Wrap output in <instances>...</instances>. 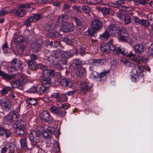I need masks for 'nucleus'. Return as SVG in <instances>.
<instances>
[{
  "instance_id": "1",
  "label": "nucleus",
  "mask_w": 153,
  "mask_h": 153,
  "mask_svg": "<svg viewBox=\"0 0 153 153\" xmlns=\"http://www.w3.org/2000/svg\"><path fill=\"white\" fill-rule=\"evenodd\" d=\"M15 42L18 47V53L20 54H22L27 43V41L23 37L18 35L16 36L15 38Z\"/></svg>"
},
{
  "instance_id": "2",
  "label": "nucleus",
  "mask_w": 153,
  "mask_h": 153,
  "mask_svg": "<svg viewBox=\"0 0 153 153\" xmlns=\"http://www.w3.org/2000/svg\"><path fill=\"white\" fill-rule=\"evenodd\" d=\"M56 30L55 24L52 23L46 24L44 28V31L50 37H56L59 36V34Z\"/></svg>"
},
{
  "instance_id": "3",
  "label": "nucleus",
  "mask_w": 153,
  "mask_h": 153,
  "mask_svg": "<svg viewBox=\"0 0 153 153\" xmlns=\"http://www.w3.org/2000/svg\"><path fill=\"white\" fill-rule=\"evenodd\" d=\"M22 63L19 59H13L12 61V66L9 68V71L13 72L16 70H20L22 69Z\"/></svg>"
},
{
  "instance_id": "4",
  "label": "nucleus",
  "mask_w": 153,
  "mask_h": 153,
  "mask_svg": "<svg viewBox=\"0 0 153 153\" xmlns=\"http://www.w3.org/2000/svg\"><path fill=\"white\" fill-rule=\"evenodd\" d=\"M39 135V133L35 131H32L30 132L29 134V138L32 146L33 147L37 144Z\"/></svg>"
},
{
  "instance_id": "5",
  "label": "nucleus",
  "mask_w": 153,
  "mask_h": 153,
  "mask_svg": "<svg viewBox=\"0 0 153 153\" xmlns=\"http://www.w3.org/2000/svg\"><path fill=\"white\" fill-rule=\"evenodd\" d=\"M43 44L41 41L39 40H34L31 45V48L32 51L35 53L39 52L42 47Z\"/></svg>"
},
{
  "instance_id": "6",
  "label": "nucleus",
  "mask_w": 153,
  "mask_h": 153,
  "mask_svg": "<svg viewBox=\"0 0 153 153\" xmlns=\"http://www.w3.org/2000/svg\"><path fill=\"white\" fill-rule=\"evenodd\" d=\"M118 35L120 40L126 42L129 39L128 32L125 28H122L118 32Z\"/></svg>"
},
{
  "instance_id": "7",
  "label": "nucleus",
  "mask_w": 153,
  "mask_h": 153,
  "mask_svg": "<svg viewBox=\"0 0 153 153\" xmlns=\"http://www.w3.org/2000/svg\"><path fill=\"white\" fill-rule=\"evenodd\" d=\"M39 115L40 118L43 121L48 123L52 121V117L47 111L42 112L40 113Z\"/></svg>"
},
{
  "instance_id": "8",
  "label": "nucleus",
  "mask_w": 153,
  "mask_h": 153,
  "mask_svg": "<svg viewBox=\"0 0 153 153\" xmlns=\"http://www.w3.org/2000/svg\"><path fill=\"white\" fill-rule=\"evenodd\" d=\"M102 26V23L99 19H94L91 22L92 27L96 31L100 30Z\"/></svg>"
},
{
  "instance_id": "9",
  "label": "nucleus",
  "mask_w": 153,
  "mask_h": 153,
  "mask_svg": "<svg viewBox=\"0 0 153 153\" xmlns=\"http://www.w3.org/2000/svg\"><path fill=\"white\" fill-rule=\"evenodd\" d=\"M51 54L53 57L52 62H53L54 61H59L62 56V51L60 50L54 51Z\"/></svg>"
},
{
  "instance_id": "10",
  "label": "nucleus",
  "mask_w": 153,
  "mask_h": 153,
  "mask_svg": "<svg viewBox=\"0 0 153 153\" xmlns=\"http://www.w3.org/2000/svg\"><path fill=\"white\" fill-rule=\"evenodd\" d=\"M74 29V25L72 22H65L62 25V30L64 32L72 31Z\"/></svg>"
},
{
  "instance_id": "11",
  "label": "nucleus",
  "mask_w": 153,
  "mask_h": 153,
  "mask_svg": "<svg viewBox=\"0 0 153 153\" xmlns=\"http://www.w3.org/2000/svg\"><path fill=\"white\" fill-rule=\"evenodd\" d=\"M133 48L136 54L140 55L143 52L145 47L142 44H138L134 45Z\"/></svg>"
},
{
  "instance_id": "12",
  "label": "nucleus",
  "mask_w": 153,
  "mask_h": 153,
  "mask_svg": "<svg viewBox=\"0 0 153 153\" xmlns=\"http://www.w3.org/2000/svg\"><path fill=\"white\" fill-rule=\"evenodd\" d=\"M105 60L102 59H97L91 58L88 59L89 64L94 66L102 65L104 64Z\"/></svg>"
},
{
  "instance_id": "13",
  "label": "nucleus",
  "mask_w": 153,
  "mask_h": 153,
  "mask_svg": "<svg viewBox=\"0 0 153 153\" xmlns=\"http://www.w3.org/2000/svg\"><path fill=\"white\" fill-rule=\"evenodd\" d=\"M120 29L119 27H116L115 25H109L107 30L110 35L114 36L116 33L118 34Z\"/></svg>"
},
{
  "instance_id": "14",
  "label": "nucleus",
  "mask_w": 153,
  "mask_h": 153,
  "mask_svg": "<svg viewBox=\"0 0 153 153\" xmlns=\"http://www.w3.org/2000/svg\"><path fill=\"white\" fill-rule=\"evenodd\" d=\"M26 81V80L25 78L21 77V78L14 81L13 84L16 87L22 89L23 85L24 84Z\"/></svg>"
},
{
  "instance_id": "15",
  "label": "nucleus",
  "mask_w": 153,
  "mask_h": 153,
  "mask_svg": "<svg viewBox=\"0 0 153 153\" xmlns=\"http://www.w3.org/2000/svg\"><path fill=\"white\" fill-rule=\"evenodd\" d=\"M112 49L108 45L106 42H104L101 44L100 46V50L102 52L106 53L110 52Z\"/></svg>"
},
{
  "instance_id": "16",
  "label": "nucleus",
  "mask_w": 153,
  "mask_h": 153,
  "mask_svg": "<svg viewBox=\"0 0 153 153\" xmlns=\"http://www.w3.org/2000/svg\"><path fill=\"white\" fill-rule=\"evenodd\" d=\"M11 102L6 97L3 98L0 100V105L3 108H7L10 105Z\"/></svg>"
},
{
  "instance_id": "17",
  "label": "nucleus",
  "mask_w": 153,
  "mask_h": 153,
  "mask_svg": "<svg viewBox=\"0 0 153 153\" xmlns=\"http://www.w3.org/2000/svg\"><path fill=\"white\" fill-rule=\"evenodd\" d=\"M27 136L24 135L20 139V143L21 147L22 148L26 149H28V146L27 143Z\"/></svg>"
},
{
  "instance_id": "18",
  "label": "nucleus",
  "mask_w": 153,
  "mask_h": 153,
  "mask_svg": "<svg viewBox=\"0 0 153 153\" xmlns=\"http://www.w3.org/2000/svg\"><path fill=\"white\" fill-rule=\"evenodd\" d=\"M44 54L45 56L44 57V59L48 61L49 63L52 62V58L53 57L52 56V54L50 55L49 51L47 50H44L43 51Z\"/></svg>"
},
{
  "instance_id": "19",
  "label": "nucleus",
  "mask_w": 153,
  "mask_h": 153,
  "mask_svg": "<svg viewBox=\"0 0 153 153\" xmlns=\"http://www.w3.org/2000/svg\"><path fill=\"white\" fill-rule=\"evenodd\" d=\"M76 70L75 72L76 74L79 77L85 76L86 73L85 69L82 67L78 68Z\"/></svg>"
},
{
  "instance_id": "20",
  "label": "nucleus",
  "mask_w": 153,
  "mask_h": 153,
  "mask_svg": "<svg viewBox=\"0 0 153 153\" xmlns=\"http://www.w3.org/2000/svg\"><path fill=\"white\" fill-rule=\"evenodd\" d=\"M42 85L49 88L50 83V77L43 76L42 78Z\"/></svg>"
},
{
  "instance_id": "21",
  "label": "nucleus",
  "mask_w": 153,
  "mask_h": 153,
  "mask_svg": "<svg viewBox=\"0 0 153 153\" xmlns=\"http://www.w3.org/2000/svg\"><path fill=\"white\" fill-rule=\"evenodd\" d=\"M0 76L3 79L6 81L10 80L12 79L13 78L12 75L6 74L0 70Z\"/></svg>"
},
{
  "instance_id": "22",
  "label": "nucleus",
  "mask_w": 153,
  "mask_h": 153,
  "mask_svg": "<svg viewBox=\"0 0 153 153\" xmlns=\"http://www.w3.org/2000/svg\"><path fill=\"white\" fill-rule=\"evenodd\" d=\"M68 18L69 16L68 15L63 14L59 17L57 21L58 23L62 24L63 22H65Z\"/></svg>"
},
{
  "instance_id": "23",
  "label": "nucleus",
  "mask_w": 153,
  "mask_h": 153,
  "mask_svg": "<svg viewBox=\"0 0 153 153\" xmlns=\"http://www.w3.org/2000/svg\"><path fill=\"white\" fill-rule=\"evenodd\" d=\"M82 64V63L81 61L77 59H74L73 61L72 65L73 67V68L75 70H76L78 68L81 67V66Z\"/></svg>"
},
{
  "instance_id": "24",
  "label": "nucleus",
  "mask_w": 153,
  "mask_h": 153,
  "mask_svg": "<svg viewBox=\"0 0 153 153\" xmlns=\"http://www.w3.org/2000/svg\"><path fill=\"white\" fill-rule=\"evenodd\" d=\"M43 76L49 77V76H53L55 74L54 71L52 70L47 69L43 71Z\"/></svg>"
},
{
  "instance_id": "25",
  "label": "nucleus",
  "mask_w": 153,
  "mask_h": 153,
  "mask_svg": "<svg viewBox=\"0 0 153 153\" xmlns=\"http://www.w3.org/2000/svg\"><path fill=\"white\" fill-rule=\"evenodd\" d=\"M109 72V70H104L100 74V76L98 77L99 80L100 81H104V77L108 74Z\"/></svg>"
},
{
  "instance_id": "26",
  "label": "nucleus",
  "mask_w": 153,
  "mask_h": 153,
  "mask_svg": "<svg viewBox=\"0 0 153 153\" xmlns=\"http://www.w3.org/2000/svg\"><path fill=\"white\" fill-rule=\"evenodd\" d=\"M13 127L26 128L25 123L23 121L17 120L13 125Z\"/></svg>"
},
{
  "instance_id": "27",
  "label": "nucleus",
  "mask_w": 153,
  "mask_h": 153,
  "mask_svg": "<svg viewBox=\"0 0 153 153\" xmlns=\"http://www.w3.org/2000/svg\"><path fill=\"white\" fill-rule=\"evenodd\" d=\"M49 89L48 87H46L42 85L39 87L38 92L41 94L47 93L49 91Z\"/></svg>"
},
{
  "instance_id": "28",
  "label": "nucleus",
  "mask_w": 153,
  "mask_h": 153,
  "mask_svg": "<svg viewBox=\"0 0 153 153\" xmlns=\"http://www.w3.org/2000/svg\"><path fill=\"white\" fill-rule=\"evenodd\" d=\"M26 62L29 68L33 70L37 69V66L35 63L31 61V60H27Z\"/></svg>"
},
{
  "instance_id": "29",
  "label": "nucleus",
  "mask_w": 153,
  "mask_h": 153,
  "mask_svg": "<svg viewBox=\"0 0 153 153\" xmlns=\"http://www.w3.org/2000/svg\"><path fill=\"white\" fill-rule=\"evenodd\" d=\"M110 36L107 30H106L104 32L99 36V39L102 40L107 39Z\"/></svg>"
},
{
  "instance_id": "30",
  "label": "nucleus",
  "mask_w": 153,
  "mask_h": 153,
  "mask_svg": "<svg viewBox=\"0 0 153 153\" xmlns=\"http://www.w3.org/2000/svg\"><path fill=\"white\" fill-rule=\"evenodd\" d=\"M14 12L17 16L20 17L24 16L26 13V11L24 9H19L18 10H15Z\"/></svg>"
},
{
  "instance_id": "31",
  "label": "nucleus",
  "mask_w": 153,
  "mask_h": 153,
  "mask_svg": "<svg viewBox=\"0 0 153 153\" xmlns=\"http://www.w3.org/2000/svg\"><path fill=\"white\" fill-rule=\"evenodd\" d=\"M92 88V85L90 83H88L82 86L81 90L83 91H87L90 90Z\"/></svg>"
},
{
  "instance_id": "32",
  "label": "nucleus",
  "mask_w": 153,
  "mask_h": 153,
  "mask_svg": "<svg viewBox=\"0 0 153 153\" xmlns=\"http://www.w3.org/2000/svg\"><path fill=\"white\" fill-rule=\"evenodd\" d=\"M12 144L10 143H7L5 146L2 148L1 150V153H5L7 151L8 149H10L12 147Z\"/></svg>"
},
{
  "instance_id": "33",
  "label": "nucleus",
  "mask_w": 153,
  "mask_h": 153,
  "mask_svg": "<svg viewBox=\"0 0 153 153\" xmlns=\"http://www.w3.org/2000/svg\"><path fill=\"white\" fill-rule=\"evenodd\" d=\"M27 103L31 105H35L38 103L37 100L35 99L29 98L26 100Z\"/></svg>"
},
{
  "instance_id": "34",
  "label": "nucleus",
  "mask_w": 153,
  "mask_h": 153,
  "mask_svg": "<svg viewBox=\"0 0 153 153\" xmlns=\"http://www.w3.org/2000/svg\"><path fill=\"white\" fill-rule=\"evenodd\" d=\"M16 130V133L19 135H22L24 134L25 128H19L17 127H13Z\"/></svg>"
},
{
  "instance_id": "35",
  "label": "nucleus",
  "mask_w": 153,
  "mask_h": 153,
  "mask_svg": "<svg viewBox=\"0 0 153 153\" xmlns=\"http://www.w3.org/2000/svg\"><path fill=\"white\" fill-rule=\"evenodd\" d=\"M59 61H54L53 62H50L51 64H53L54 67L58 70H61L63 69V67L61 63H59Z\"/></svg>"
},
{
  "instance_id": "36",
  "label": "nucleus",
  "mask_w": 153,
  "mask_h": 153,
  "mask_svg": "<svg viewBox=\"0 0 153 153\" xmlns=\"http://www.w3.org/2000/svg\"><path fill=\"white\" fill-rule=\"evenodd\" d=\"M33 16H31L29 17L25 21L24 25L27 27H29L30 26L31 22H33Z\"/></svg>"
},
{
  "instance_id": "37",
  "label": "nucleus",
  "mask_w": 153,
  "mask_h": 153,
  "mask_svg": "<svg viewBox=\"0 0 153 153\" xmlns=\"http://www.w3.org/2000/svg\"><path fill=\"white\" fill-rule=\"evenodd\" d=\"M147 54L148 56L153 57V44L148 48Z\"/></svg>"
},
{
  "instance_id": "38",
  "label": "nucleus",
  "mask_w": 153,
  "mask_h": 153,
  "mask_svg": "<svg viewBox=\"0 0 153 153\" xmlns=\"http://www.w3.org/2000/svg\"><path fill=\"white\" fill-rule=\"evenodd\" d=\"M11 114H12V117L13 121H17L16 120L18 118H19L20 115L19 113L16 111H12L11 112Z\"/></svg>"
},
{
  "instance_id": "39",
  "label": "nucleus",
  "mask_w": 153,
  "mask_h": 153,
  "mask_svg": "<svg viewBox=\"0 0 153 153\" xmlns=\"http://www.w3.org/2000/svg\"><path fill=\"white\" fill-rule=\"evenodd\" d=\"M135 4L138 5L141 4L142 5H145L148 2V0H134Z\"/></svg>"
},
{
  "instance_id": "40",
  "label": "nucleus",
  "mask_w": 153,
  "mask_h": 153,
  "mask_svg": "<svg viewBox=\"0 0 153 153\" xmlns=\"http://www.w3.org/2000/svg\"><path fill=\"white\" fill-rule=\"evenodd\" d=\"M132 73L133 75H134V77H132V78L133 81H134V80H135V82H136V79H135V76L136 77L138 76H139L141 74L140 73L138 72L137 70L135 68L133 69Z\"/></svg>"
},
{
  "instance_id": "41",
  "label": "nucleus",
  "mask_w": 153,
  "mask_h": 153,
  "mask_svg": "<svg viewBox=\"0 0 153 153\" xmlns=\"http://www.w3.org/2000/svg\"><path fill=\"white\" fill-rule=\"evenodd\" d=\"M68 97L66 96V94H60L59 102L63 103L68 100Z\"/></svg>"
},
{
  "instance_id": "42",
  "label": "nucleus",
  "mask_w": 153,
  "mask_h": 153,
  "mask_svg": "<svg viewBox=\"0 0 153 153\" xmlns=\"http://www.w3.org/2000/svg\"><path fill=\"white\" fill-rule=\"evenodd\" d=\"M50 109L51 112L57 115L59 109L56 106L52 105L50 106Z\"/></svg>"
},
{
  "instance_id": "43",
  "label": "nucleus",
  "mask_w": 153,
  "mask_h": 153,
  "mask_svg": "<svg viewBox=\"0 0 153 153\" xmlns=\"http://www.w3.org/2000/svg\"><path fill=\"white\" fill-rule=\"evenodd\" d=\"M135 68L137 70L138 72L140 73V74L143 72V67L142 66L141 64L139 63H137L135 65Z\"/></svg>"
},
{
  "instance_id": "44",
  "label": "nucleus",
  "mask_w": 153,
  "mask_h": 153,
  "mask_svg": "<svg viewBox=\"0 0 153 153\" xmlns=\"http://www.w3.org/2000/svg\"><path fill=\"white\" fill-rule=\"evenodd\" d=\"M124 3L123 0H117L115 2V3L117 8H120V7H123V4Z\"/></svg>"
},
{
  "instance_id": "45",
  "label": "nucleus",
  "mask_w": 153,
  "mask_h": 153,
  "mask_svg": "<svg viewBox=\"0 0 153 153\" xmlns=\"http://www.w3.org/2000/svg\"><path fill=\"white\" fill-rule=\"evenodd\" d=\"M95 32V31H94V30L91 28H90L85 32V34L87 36H92L94 35V33Z\"/></svg>"
},
{
  "instance_id": "46",
  "label": "nucleus",
  "mask_w": 153,
  "mask_h": 153,
  "mask_svg": "<svg viewBox=\"0 0 153 153\" xmlns=\"http://www.w3.org/2000/svg\"><path fill=\"white\" fill-rule=\"evenodd\" d=\"M67 112L65 111L64 110L59 109V111H58L57 115L60 117H64L65 116Z\"/></svg>"
},
{
  "instance_id": "47",
  "label": "nucleus",
  "mask_w": 153,
  "mask_h": 153,
  "mask_svg": "<svg viewBox=\"0 0 153 153\" xmlns=\"http://www.w3.org/2000/svg\"><path fill=\"white\" fill-rule=\"evenodd\" d=\"M117 17L120 20L123 19V16L124 14V12L123 11L120 10L118 12L116 13Z\"/></svg>"
},
{
  "instance_id": "48",
  "label": "nucleus",
  "mask_w": 153,
  "mask_h": 153,
  "mask_svg": "<svg viewBox=\"0 0 153 153\" xmlns=\"http://www.w3.org/2000/svg\"><path fill=\"white\" fill-rule=\"evenodd\" d=\"M12 114H11V112L5 117V119L7 121H9L10 122H12L13 121V118L12 116Z\"/></svg>"
},
{
  "instance_id": "49",
  "label": "nucleus",
  "mask_w": 153,
  "mask_h": 153,
  "mask_svg": "<svg viewBox=\"0 0 153 153\" xmlns=\"http://www.w3.org/2000/svg\"><path fill=\"white\" fill-rule=\"evenodd\" d=\"M38 87L37 85H35L31 87L27 91L29 93H36L37 91Z\"/></svg>"
},
{
  "instance_id": "50",
  "label": "nucleus",
  "mask_w": 153,
  "mask_h": 153,
  "mask_svg": "<svg viewBox=\"0 0 153 153\" xmlns=\"http://www.w3.org/2000/svg\"><path fill=\"white\" fill-rule=\"evenodd\" d=\"M73 54L71 53L70 52H67L62 51V56L68 59L69 57L72 56Z\"/></svg>"
},
{
  "instance_id": "51",
  "label": "nucleus",
  "mask_w": 153,
  "mask_h": 153,
  "mask_svg": "<svg viewBox=\"0 0 153 153\" xmlns=\"http://www.w3.org/2000/svg\"><path fill=\"white\" fill-rule=\"evenodd\" d=\"M3 135L4 134L6 137H9L11 136V133L9 130L4 128H3Z\"/></svg>"
},
{
  "instance_id": "52",
  "label": "nucleus",
  "mask_w": 153,
  "mask_h": 153,
  "mask_svg": "<svg viewBox=\"0 0 153 153\" xmlns=\"http://www.w3.org/2000/svg\"><path fill=\"white\" fill-rule=\"evenodd\" d=\"M82 9L84 13H89L91 10L90 8L88 6L85 5L82 6Z\"/></svg>"
},
{
  "instance_id": "53",
  "label": "nucleus",
  "mask_w": 153,
  "mask_h": 153,
  "mask_svg": "<svg viewBox=\"0 0 153 153\" xmlns=\"http://www.w3.org/2000/svg\"><path fill=\"white\" fill-rule=\"evenodd\" d=\"M124 21L126 25L129 24L131 22L130 17L128 15L125 16L124 17Z\"/></svg>"
},
{
  "instance_id": "54",
  "label": "nucleus",
  "mask_w": 153,
  "mask_h": 153,
  "mask_svg": "<svg viewBox=\"0 0 153 153\" xmlns=\"http://www.w3.org/2000/svg\"><path fill=\"white\" fill-rule=\"evenodd\" d=\"M55 130V129L53 127L49 126L47 128L46 131H47V132L52 135V134L54 132Z\"/></svg>"
},
{
  "instance_id": "55",
  "label": "nucleus",
  "mask_w": 153,
  "mask_h": 153,
  "mask_svg": "<svg viewBox=\"0 0 153 153\" xmlns=\"http://www.w3.org/2000/svg\"><path fill=\"white\" fill-rule=\"evenodd\" d=\"M11 89V88L9 87H6L5 88L3 89L1 91V95H4L8 93V91Z\"/></svg>"
},
{
  "instance_id": "56",
  "label": "nucleus",
  "mask_w": 153,
  "mask_h": 153,
  "mask_svg": "<svg viewBox=\"0 0 153 153\" xmlns=\"http://www.w3.org/2000/svg\"><path fill=\"white\" fill-rule=\"evenodd\" d=\"M30 59L31 61H35L38 59V56L33 53H31L30 56Z\"/></svg>"
},
{
  "instance_id": "57",
  "label": "nucleus",
  "mask_w": 153,
  "mask_h": 153,
  "mask_svg": "<svg viewBox=\"0 0 153 153\" xmlns=\"http://www.w3.org/2000/svg\"><path fill=\"white\" fill-rule=\"evenodd\" d=\"M71 7V5L67 4L65 3L64 4L63 6V10L64 11H66V12L68 11L70 9Z\"/></svg>"
},
{
  "instance_id": "58",
  "label": "nucleus",
  "mask_w": 153,
  "mask_h": 153,
  "mask_svg": "<svg viewBox=\"0 0 153 153\" xmlns=\"http://www.w3.org/2000/svg\"><path fill=\"white\" fill-rule=\"evenodd\" d=\"M126 56L129 57L130 58H131V59L133 60L134 61L136 62L137 60V59L133 58V57H135V56H136L135 54H133L131 52H130L129 53H127Z\"/></svg>"
},
{
  "instance_id": "59",
  "label": "nucleus",
  "mask_w": 153,
  "mask_h": 153,
  "mask_svg": "<svg viewBox=\"0 0 153 153\" xmlns=\"http://www.w3.org/2000/svg\"><path fill=\"white\" fill-rule=\"evenodd\" d=\"M66 80H67L64 78H59L58 80V82L63 86H64V83H65Z\"/></svg>"
},
{
  "instance_id": "60",
  "label": "nucleus",
  "mask_w": 153,
  "mask_h": 153,
  "mask_svg": "<svg viewBox=\"0 0 153 153\" xmlns=\"http://www.w3.org/2000/svg\"><path fill=\"white\" fill-rule=\"evenodd\" d=\"M36 66L37 69L38 68L43 69V71H44L45 70H46L47 69L46 66H45L44 65L42 64L41 63L38 64L37 65H36Z\"/></svg>"
},
{
  "instance_id": "61",
  "label": "nucleus",
  "mask_w": 153,
  "mask_h": 153,
  "mask_svg": "<svg viewBox=\"0 0 153 153\" xmlns=\"http://www.w3.org/2000/svg\"><path fill=\"white\" fill-rule=\"evenodd\" d=\"M9 150L8 153H14L17 150V148L15 145H13L12 144L11 148L9 149Z\"/></svg>"
},
{
  "instance_id": "62",
  "label": "nucleus",
  "mask_w": 153,
  "mask_h": 153,
  "mask_svg": "<svg viewBox=\"0 0 153 153\" xmlns=\"http://www.w3.org/2000/svg\"><path fill=\"white\" fill-rule=\"evenodd\" d=\"M118 50L119 51V53L122 54L126 55L127 53L126 50L123 48H122L121 47L118 48Z\"/></svg>"
},
{
  "instance_id": "63",
  "label": "nucleus",
  "mask_w": 153,
  "mask_h": 153,
  "mask_svg": "<svg viewBox=\"0 0 153 153\" xmlns=\"http://www.w3.org/2000/svg\"><path fill=\"white\" fill-rule=\"evenodd\" d=\"M121 61L125 65L127 66H129L130 65V62L125 58H122L121 59Z\"/></svg>"
},
{
  "instance_id": "64",
  "label": "nucleus",
  "mask_w": 153,
  "mask_h": 153,
  "mask_svg": "<svg viewBox=\"0 0 153 153\" xmlns=\"http://www.w3.org/2000/svg\"><path fill=\"white\" fill-rule=\"evenodd\" d=\"M73 19L77 26H80L82 25L81 22L76 17H74V18Z\"/></svg>"
}]
</instances>
